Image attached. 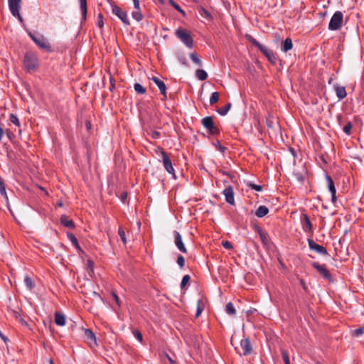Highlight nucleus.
<instances>
[{
    "label": "nucleus",
    "instance_id": "obj_1",
    "mask_svg": "<svg viewBox=\"0 0 364 364\" xmlns=\"http://www.w3.org/2000/svg\"><path fill=\"white\" fill-rule=\"evenodd\" d=\"M247 38L252 44H253L255 46L259 48V50L262 53V54L267 58V60L272 64L275 65L277 63V58L272 50L261 44L255 38H254L252 36L250 35L247 36Z\"/></svg>",
    "mask_w": 364,
    "mask_h": 364
},
{
    "label": "nucleus",
    "instance_id": "obj_2",
    "mask_svg": "<svg viewBox=\"0 0 364 364\" xmlns=\"http://www.w3.org/2000/svg\"><path fill=\"white\" fill-rule=\"evenodd\" d=\"M23 65L28 73L35 72L39 65L37 55L33 53H26L24 55Z\"/></svg>",
    "mask_w": 364,
    "mask_h": 364
},
{
    "label": "nucleus",
    "instance_id": "obj_3",
    "mask_svg": "<svg viewBox=\"0 0 364 364\" xmlns=\"http://www.w3.org/2000/svg\"><path fill=\"white\" fill-rule=\"evenodd\" d=\"M176 36L188 48L193 47V39L190 33L183 28H178L175 31Z\"/></svg>",
    "mask_w": 364,
    "mask_h": 364
},
{
    "label": "nucleus",
    "instance_id": "obj_4",
    "mask_svg": "<svg viewBox=\"0 0 364 364\" xmlns=\"http://www.w3.org/2000/svg\"><path fill=\"white\" fill-rule=\"evenodd\" d=\"M30 37L34 43L42 50L46 51H51V46L48 40L43 35H34L31 33H29Z\"/></svg>",
    "mask_w": 364,
    "mask_h": 364
},
{
    "label": "nucleus",
    "instance_id": "obj_5",
    "mask_svg": "<svg viewBox=\"0 0 364 364\" xmlns=\"http://www.w3.org/2000/svg\"><path fill=\"white\" fill-rule=\"evenodd\" d=\"M343 15L341 11H336L332 16L329 24L328 29L331 31L338 30L343 23Z\"/></svg>",
    "mask_w": 364,
    "mask_h": 364
},
{
    "label": "nucleus",
    "instance_id": "obj_6",
    "mask_svg": "<svg viewBox=\"0 0 364 364\" xmlns=\"http://www.w3.org/2000/svg\"><path fill=\"white\" fill-rule=\"evenodd\" d=\"M312 266L318 272L320 275L323 279L328 280L330 283L333 282V278L325 264H320L318 262H313Z\"/></svg>",
    "mask_w": 364,
    "mask_h": 364
},
{
    "label": "nucleus",
    "instance_id": "obj_7",
    "mask_svg": "<svg viewBox=\"0 0 364 364\" xmlns=\"http://www.w3.org/2000/svg\"><path fill=\"white\" fill-rule=\"evenodd\" d=\"M21 0H8L9 7L11 13L14 17H16L21 22L23 18L20 14Z\"/></svg>",
    "mask_w": 364,
    "mask_h": 364
},
{
    "label": "nucleus",
    "instance_id": "obj_8",
    "mask_svg": "<svg viewBox=\"0 0 364 364\" xmlns=\"http://www.w3.org/2000/svg\"><path fill=\"white\" fill-rule=\"evenodd\" d=\"M203 126L207 129L208 133L216 135L220 133L219 129L215 126L212 117H205L202 119Z\"/></svg>",
    "mask_w": 364,
    "mask_h": 364
},
{
    "label": "nucleus",
    "instance_id": "obj_9",
    "mask_svg": "<svg viewBox=\"0 0 364 364\" xmlns=\"http://www.w3.org/2000/svg\"><path fill=\"white\" fill-rule=\"evenodd\" d=\"M161 154L162 156V163L164 168L168 173L173 175L175 178V171L170 158V154L165 152L164 150L161 151Z\"/></svg>",
    "mask_w": 364,
    "mask_h": 364
},
{
    "label": "nucleus",
    "instance_id": "obj_10",
    "mask_svg": "<svg viewBox=\"0 0 364 364\" xmlns=\"http://www.w3.org/2000/svg\"><path fill=\"white\" fill-rule=\"evenodd\" d=\"M112 11L122 21L124 25L129 26L130 24L127 12L124 11L121 8L117 5H112Z\"/></svg>",
    "mask_w": 364,
    "mask_h": 364
},
{
    "label": "nucleus",
    "instance_id": "obj_11",
    "mask_svg": "<svg viewBox=\"0 0 364 364\" xmlns=\"http://www.w3.org/2000/svg\"><path fill=\"white\" fill-rule=\"evenodd\" d=\"M308 244L310 250L316 252L321 255H327V250L322 245L316 243L312 239H308Z\"/></svg>",
    "mask_w": 364,
    "mask_h": 364
},
{
    "label": "nucleus",
    "instance_id": "obj_12",
    "mask_svg": "<svg viewBox=\"0 0 364 364\" xmlns=\"http://www.w3.org/2000/svg\"><path fill=\"white\" fill-rule=\"evenodd\" d=\"M240 348L242 350V353H240V355H248L252 353V346L248 338H243L240 341Z\"/></svg>",
    "mask_w": 364,
    "mask_h": 364
},
{
    "label": "nucleus",
    "instance_id": "obj_13",
    "mask_svg": "<svg viewBox=\"0 0 364 364\" xmlns=\"http://www.w3.org/2000/svg\"><path fill=\"white\" fill-rule=\"evenodd\" d=\"M301 223L304 232L313 234V225L306 214H303L301 215Z\"/></svg>",
    "mask_w": 364,
    "mask_h": 364
},
{
    "label": "nucleus",
    "instance_id": "obj_14",
    "mask_svg": "<svg viewBox=\"0 0 364 364\" xmlns=\"http://www.w3.org/2000/svg\"><path fill=\"white\" fill-rule=\"evenodd\" d=\"M326 182H327V186H328V190H329V191L331 193L332 203H336V202L337 200V198H336V187H335V184H334L333 180L328 175L326 176Z\"/></svg>",
    "mask_w": 364,
    "mask_h": 364
},
{
    "label": "nucleus",
    "instance_id": "obj_15",
    "mask_svg": "<svg viewBox=\"0 0 364 364\" xmlns=\"http://www.w3.org/2000/svg\"><path fill=\"white\" fill-rule=\"evenodd\" d=\"M293 174L299 183H303L307 174V170L304 166H302L300 169H294Z\"/></svg>",
    "mask_w": 364,
    "mask_h": 364
},
{
    "label": "nucleus",
    "instance_id": "obj_16",
    "mask_svg": "<svg viewBox=\"0 0 364 364\" xmlns=\"http://www.w3.org/2000/svg\"><path fill=\"white\" fill-rule=\"evenodd\" d=\"M223 193L225 197V200L227 203L231 205H235L234 192L231 186L226 187L223 191Z\"/></svg>",
    "mask_w": 364,
    "mask_h": 364
},
{
    "label": "nucleus",
    "instance_id": "obj_17",
    "mask_svg": "<svg viewBox=\"0 0 364 364\" xmlns=\"http://www.w3.org/2000/svg\"><path fill=\"white\" fill-rule=\"evenodd\" d=\"M174 237H175V245L177 247V248L183 253H187V249L186 248L183 241L182 237L180 233L177 231L174 232Z\"/></svg>",
    "mask_w": 364,
    "mask_h": 364
},
{
    "label": "nucleus",
    "instance_id": "obj_18",
    "mask_svg": "<svg viewBox=\"0 0 364 364\" xmlns=\"http://www.w3.org/2000/svg\"><path fill=\"white\" fill-rule=\"evenodd\" d=\"M85 337L87 342L91 346L92 343L96 345V337L95 333L90 329H85Z\"/></svg>",
    "mask_w": 364,
    "mask_h": 364
},
{
    "label": "nucleus",
    "instance_id": "obj_19",
    "mask_svg": "<svg viewBox=\"0 0 364 364\" xmlns=\"http://www.w3.org/2000/svg\"><path fill=\"white\" fill-rule=\"evenodd\" d=\"M134 6L135 10L132 12V16L136 21H140L143 19V15L140 10L139 0H138V8H136L134 5Z\"/></svg>",
    "mask_w": 364,
    "mask_h": 364
},
{
    "label": "nucleus",
    "instance_id": "obj_20",
    "mask_svg": "<svg viewBox=\"0 0 364 364\" xmlns=\"http://www.w3.org/2000/svg\"><path fill=\"white\" fill-rule=\"evenodd\" d=\"M55 323L56 325L63 326L65 324V317L63 314L56 311L55 313Z\"/></svg>",
    "mask_w": 364,
    "mask_h": 364
},
{
    "label": "nucleus",
    "instance_id": "obj_21",
    "mask_svg": "<svg viewBox=\"0 0 364 364\" xmlns=\"http://www.w3.org/2000/svg\"><path fill=\"white\" fill-rule=\"evenodd\" d=\"M60 223L66 228L73 229L75 228L74 222L72 220L68 219V216L63 215L60 217Z\"/></svg>",
    "mask_w": 364,
    "mask_h": 364
},
{
    "label": "nucleus",
    "instance_id": "obj_22",
    "mask_svg": "<svg viewBox=\"0 0 364 364\" xmlns=\"http://www.w3.org/2000/svg\"><path fill=\"white\" fill-rule=\"evenodd\" d=\"M150 80H152L155 83V85H157L160 91H166V85L164 82V81L161 80L160 78L153 76L151 78H150Z\"/></svg>",
    "mask_w": 364,
    "mask_h": 364
},
{
    "label": "nucleus",
    "instance_id": "obj_23",
    "mask_svg": "<svg viewBox=\"0 0 364 364\" xmlns=\"http://www.w3.org/2000/svg\"><path fill=\"white\" fill-rule=\"evenodd\" d=\"M293 43L291 38H287L285 39V41L282 43L281 49L283 52H287L292 49Z\"/></svg>",
    "mask_w": 364,
    "mask_h": 364
},
{
    "label": "nucleus",
    "instance_id": "obj_24",
    "mask_svg": "<svg viewBox=\"0 0 364 364\" xmlns=\"http://www.w3.org/2000/svg\"><path fill=\"white\" fill-rule=\"evenodd\" d=\"M269 213V209L265 205H260L255 212V215L258 218H262L267 215Z\"/></svg>",
    "mask_w": 364,
    "mask_h": 364
},
{
    "label": "nucleus",
    "instance_id": "obj_25",
    "mask_svg": "<svg viewBox=\"0 0 364 364\" xmlns=\"http://www.w3.org/2000/svg\"><path fill=\"white\" fill-rule=\"evenodd\" d=\"M80 2V8L82 13V19L85 21L86 19L87 15V0H79Z\"/></svg>",
    "mask_w": 364,
    "mask_h": 364
},
{
    "label": "nucleus",
    "instance_id": "obj_26",
    "mask_svg": "<svg viewBox=\"0 0 364 364\" xmlns=\"http://www.w3.org/2000/svg\"><path fill=\"white\" fill-rule=\"evenodd\" d=\"M198 12L201 17H203L208 21H211L213 19V16L210 14V13L208 11H207L206 9H205L204 8L200 7L198 9Z\"/></svg>",
    "mask_w": 364,
    "mask_h": 364
},
{
    "label": "nucleus",
    "instance_id": "obj_27",
    "mask_svg": "<svg viewBox=\"0 0 364 364\" xmlns=\"http://www.w3.org/2000/svg\"><path fill=\"white\" fill-rule=\"evenodd\" d=\"M24 282L26 284V287L29 290H32V289H34V287H35L34 281L29 276H28V275L25 276V277H24Z\"/></svg>",
    "mask_w": 364,
    "mask_h": 364
},
{
    "label": "nucleus",
    "instance_id": "obj_28",
    "mask_svg": "<svg viewBox=\"0 0 364 364\" xmlns=\"http://www.w3.org/2000/svg\"><path fill=\"white\" fill-rule=\"evenodd\" d=\"M225 311L230 316H235L236 314V310L232 302H229L226 304Z\"/></svg>",
    "mask_w": 364,
    "mask_h": 364
},
{
    "label": "nucleus",
    "instance_id": "obj_29",
    "mask_svg": "<svg viewBox=\"0 0 364 364\" xmlns=\"http://www.w3.org/2000/svg\"><path fill=\"white\" fill-rule=\"evenodd\" d=\"M67 236L75 247L80 248L77 239L73 233L68 232Z\"/></svg>",
    "mask_w": 364,
    "mask_h": 364
},
{
    "label": "nucleus",
    "instance_id": "obj_30",
    "mask_svg": "<svg viewBox=\"0 0 364 364\" xmlns=\"http://www.w3.org/2000/svg\"><path fill=\"white\" fill-rule=\"evenodd\" d=\"M258 233L260 239L264 245H267L268 242L267 234L259 228H258Z\"/></svg>",
    "mask_w": 364,
    "mask_h": 364
},
{
    "label": "nucleus",
    "instance_id": "obj_31",
    "mask_svg": "<svg viewBox=\"0 0 364 364\" xmlns=\"http://www.w3.org/2000/svg\"><path fill=\"white\" fill-rule=\"evenodd\" d=\"M203 309H204L203 301L201 299H199L197 302V312L196 314V317H198L200 315L201 312L203 311Z\"/></svg>",
    "mask_w": 364,
    "mask_h": 364
},
{
    "label": "nucleus",
    "instance_id": "obj_32",
    "mask_svg": "<svg viewBox=\"0 0 364 364\" xmlns=\"http://www.w3.org/2000/svg\"><path fill=\"white\" fill-rule=\"evenodd\" d=\"M118 234H119V235L120 237V239L122 241V242L124 245H126L127 244V238H126L125 231H124L123 227L120 226L119 228Z\"/></svg>",
    "mask_w": 364,
    "mask_h": 364
},
{
    "label": "nucleus",
    "instance_id": "obj_33",
    "mask_svg": "<svg viewBox=\"0 0 364 364\" xmlns=\"http://www.w3.org/2000/svg\"><path fill=\"white\" fill-rule=\"evenodd\" d=\"M196 77L200 80H204L207 78L208 77V75H207V73L203 70H198L196 71Z\"/></svg>",
    "mask_w": 364,
    "mask_h": 364
},
{
    "label": "nucleus",
    "instance_id": "obj_34",
    "mask_svg": "<svg viewBox=\"0 0 364 364\" xmlns=\"http://www.w3.org/2000/svg\"><path fill=\"white\" fill-rule=\"evenodd\" d=\"M231 107V104L228 103L223 107L220 108L218 112L220 115H225Z\"/></svg>",
    "mask_w": 364,
    "mask_h": 364
},
{
    "label": "nucleus",
    "instance_id": "obj_35",
    "mask_svg": "<svg viewBox=\"0 0 364 364\" xmlns=\"http://www.w3.org/2000/svg\"><path fill=\"white\" fill-rule=\"evenodd\" d=\"M190 58L194 63L197 64L199 66H201L202 62L196 53H191Z\"/></svg>",
    "mask_w": 364,
    "mask_h": 364
},
{
    "label": "nucleus",
    "instance_id": "obj_36",
    "mask_svg": "<svg viewBox=\"0 0 364 364\" xmlns=\"http://www.w3.org/2000/svg\"><path fill=\"white\" fill-rule=\"evenodd\" d=\"M133 334L134 336V337L140 342V343H143L144 340H143V336L141 334V333L140 332V331L136 329L133 331Z\"/></svg>",
    "mask_w": 364,
    "mask_h": 364
},
{
    "label": "nucleus",
    "instance_id": "obj_37",
    "mask_svg": "<svg viewBox=\"0 0 364 364\" xmlns=\"http://www.w3.org/2000/svg\"><path fill=\"white\" fill-rule=\"evenodd\" d=\"M219 100V95L218 92H213L212 95L210 99V105H213L216 103Z\"/></svg>",
    "mask_w": 364,
    "mask_h": 364
},
{
    "label": "nucleus",
    "instance_id": "obj_38",
    "mask_svg": "<svg viewBox=\"0 0 364 364\" xmlns=\"http://www.w3.org/2000/svg\"><path fill=\"white\" fill-rule=\"evenodd\" d=\"M0 193L2 196H6V188L1 177L0 176Z\"/></svg>",
    "mask_w": 364,
    "mask_h": 364
},
{
    "label": "nucleus",
    "instance_id": "obj_39",
    "mask_svg": "<svg viewBox=\"0 0 364 364\" xmlns=\"http://www.w3.org/2000/svg\"><path fill=\"white\" fill-rule=\"evenodd\" d=\"M190 279L191 277L188 274L183 276L182 281L181 282V287L184 288L186 285L189 282Z\"/></svg>",
    "mask_w": 364,
    "mask_h": 364
},
{
    "label": "nucleus",
    "instance_id": "obj_40",
    "mask_svg": "<svg viewBox=\"0 0 364 364\" xmlns=\"http://www.w3.org/2000/svg\"><path fill=\"white\" fill-rule=\"evenodd\" d=\"M282 358H283L285 364H290V360H289L288 353L284 349L282 350Z\"/></svg>",
    "mask_w": 364,
    "mask_h": 364
},
{
    "label": "nucleus",
    "instance_id": "obj_41",
    "mask_svg": "<svg viewBox=\"0 0 364 364\" xmlns=\"http://www.w3.org/2000/svg\"><path fill=\"white\" fill-rule=\"evenodd\" d=\"M9 119H10V121H11L13 124H16V125H17V126H18V127L20 126L19 120H18V119L17 116H16L15 114H10V117H9Z\"/></svg>",
    "mask_w": 364,
    "mask_h": 364
},
{
    "label": "nucleus",
    "instance_id": "obj_42",
    "mask_svg": "<svg viewBox=\"0 0 364 364\" xmlns=\"http://www.w3.org/2000/svg\"><path fill=\"white\" fill-rule=\"evenodd\" d=\"M351 129H352V124L348 122L343 127V132L348 134L350 135L351 133Z\"/></svg>",
    "mask_w": 364,
    "mask_h": 364
},
{
    "label": "nucleus",
    "instance_id": "obj_43",
    "mask_svg": "<svg viewBox=\"0 0 364 364\" xmlns=\"http://www.w3.org/2000/svg\"><path fill=\"white\" fill-rule=\"evenodd\" d=\"M177 263L181 269L185 266V259L182 255L178 257Z\"/></svg>",
    "mask_w": 364,
    "mask_h": 364
},
{
    "label": "nucleus",
    "instance_id": "obj_44",
    "mask_svg": "<svg viewBox=\"0 0 364 364\" xmlns=\"http://www.w3.org/2000/svg\"><path fill=\"white\" fill-rule=\"evenodd\" d=\"M97 25L100 28L104 26L103 16L101 14L98 15Z\"/></svg>",
    "mask_w": 364,
    "mask_h": 364
},
{
    "label": "nucleus",
    "instance_id": "obj_45",
    "mask_svg": "<svg viewBox=\"0 0 364 364\" xmlns=\"http://www.w3.org/2000/svg\"><path fill=\"white\" fill-rule=\"evenodd\" d=\"M248 186L250 188H251L252 189L257 191H261L262 190V186L260 185H257L255 183H250Z\"/></svg>",
    "mask_w": 364,
    "mask_h": 364
},
{
    "label": "nucleus",
    "instance_id": "obj_46",
    "mask_svg": "<svg viewBox=\"0 0 364 364\" xmlns=\"http://www.w3.org/2000/svg\"><path fill=\"white\" fill-rule=\"evenodd\" d=\"M364 333V328L360 327L353 331V336H359Z\"/></svg>",
    "mask_w": 364,
    "mask_h": 364
},
{
    "label": "nucleus",
    "instance_id": "obj_47",
    "mask_svg": "<svg viewBox=\"0 0 364 364\" xmlns=\"http://www.w3.org/2000/svg\"><path fill=\"white\" fill-rule=\"evenodd\" d=\"M223 246L228 250H231L232 248V245L229 241L223 242Z\"/></svg>",
    "mask_w": 364,
    "mask_h": 364
},
{
    "label": "nucleus",
    "instance_id": "obj_48",
    "mask_svg": "<svg viewBox=\"0 0 364 364\" xmlns=\"http://www.w3.org/2000/svg\"><path fill=\"white\" fill-rule=\"evenodd\" d=\"M134 90L135 91H145L144 87L139 83L134 85Z\"/></svg>",
    "mask_w": 364,
    "mask_h": 364
},
{
    "label": "nucleus",
    "instance_id": "obj_49",
    "mask_svg": "<svg viewBox=\"0 0 364 364\" xmlns=\"http://www.w3.org/2000/svg\"><path fill=\"white\" fill-rule=\"evenodd\" d=\"M174 9L178 11L183 16H186L185 11L181 8L178 4L174 5Z\"/></svg>",
    "mask_w": 364,
    "mask_h": 364
},
{
    "label": "nucleus",
    "instance_id": "obj_50",
    "mask_svg": "<svg viewBox=\"0 0 364 364\" xmlns=\"http://www.w3.org/2000/svg\"><path fill=\"white\" fill-rule=\"evenodd\" d=\"M158 98L161 100H166L167 99L166 92H159Z\"/></svg>",
    "mask_w": 364,
    "mask_h": 364
},
{
    "label": "nucleus",
    "instance_id": "obj_51",
    "mask_svg": "<svg viewBox=\"0 0 364 364\" xmlns=\"http://www.w3.org/2000/svg\"><path fill=\"white\" fill-rule=\"evenodd\" d=\"M267 125L269 128L272 129L274 127V122L271 119H267Z\"/></svg>",
    "mask_w": 364,
    "mask_h": 364
},
{
    "label": "nucleus",
    "instance_id": "obj_52",
    "mask_svg": "<svg viewBox=\"0 0 364 364\" xmlns=\"http://www.w3.org/2000/svg\"><path fill=\"white\" fill-rule=\"evenodd\" d=\"M120 198H121L122 201L124 203H125L126 200H127V193H126V192H123V193H122V194H121V197H120Z\"/></svg>",
    "mask_w": 364,
    "mask_h": 364
},
{
    "label": "nucleus",
    "instance_id": "obj_53",
    "mask_svg": "<svg viewBox=\"0 0 364 364\" xmlns=\"http://www.w3.org/2000/svg\"><path fill=\"white\" fill-rule=\"evenodd\" d=\"M299 282H300V284L301 285L302 288L304 289V290L306 291H307V287L306 285L304 279H299Z\"/></svg>",
    "mask_w": 364,
    "mask_h": 364
},
{
    "label": "nucleus",
    "instance_id": "obj_54",
    "mask_svg": "<svg viewBox=\"0 0 364 364\" xmlns=\"http://www.w3.org/2000/svg\"><path fill=\"white\" fill-rule=\"evenodd\" d=\"M336 95L339 99H343L346 97L347 92H336Z\"/></svg>",
    "mask_w": 364,
    "mask_h": 364
},
{
    "label": "nucleus",
    "instance_id": "obj_55",
    "mask_svg": "<svg viewBox=\"0 0 364 364\" xmlns=\"http://www.w3.org/2000/svg\"><path fill=\"white\" fill-rule=\"evenodd\" d=\"M85 126H86V129L88 132H90L91 130V128H92V125H91V123L90 121H86L85 122Z\"/></svg>",
    "mask_w": 364,
    "mask_h": 364
},
{
    "label": "nucleus",
    "instance_id": "obj_56",
    "mask_svg": "<svg viewBox=\"0 0 364 364\" xmlns=\"http://www.w3.org/2000/svg\"><path fill=\"white\" fill-rule=\"evenodd\" d=\"M112 295H113V298H114V301L119 306V298L115 293H113Z\"/></svg>",
    "mask_w": 364,
    "mask_h": 364
},
{
    "label": "nucleus",
    "instance_id": "obj_57",
    "mask_svg": "<svg viewBox=\"0 0 364 364\" xmlns=\"http://www.w3.org/2000/svg\"><path fill=\"white\" fill-rule=\"evenodd\" d=\"M87 265L90 268L92 269L93 268V265H94V263L92 260L90 259H88L87 260Z\"/></svg>",
    "mask_w": 364,
    "mask_h": 364
},
{
    "label": "nucleus",
    "instance_id": "obj_58",
    "mask_svg": "<svg viewBox=\"0 0 364 364\" xmlns=\"http://www.w3.org/2000/svg\"><path fill=\"white\" fill-rule=\"evenodd\" d=\"M4 134V129L0 127V141H1V139Z\"/></svg>",
    "mask_w": 364,
    "mask_h": 364
},
{
    "label": "nucleus",
    "instance_id": "obj_59",
    "mask_svg": "<svg viewBox=\"0 0 364 364\" xmlns=\"http://www.w3.org/2000/svg\"><path fill=\"white\" fill-rule=\"evenodd\" d=\"M0 337L4 341V342L8 341V338L1 332H0Z\"/></svg>",
    "mask_w": 364,
    "mask_h": 364
},
{
    "label": "nucleus",
    "instance_id": "obj_60",
    "mask_svg": "<svg viewBox=\"0 0 364 364\" xmlns=\"http://www.w3.org/2000/svg\"><path fill=\"white\" fill-rule=\"evenodd\" d=\"M19 321L23 325H27V322L22 318H19Z\"/></svg>",
    "mask_w": 364,
    "mask_h": 364
},
{
    "label": "nucleus",
    "instance_id": "obj_61",
    "mask_svg": "<svg viewBox=\"0 0 364 364\" xmlns=\"http://www.w3.org/2000/svg\"><path fill=\"white\" fill-rule=\"evenodd\" d=\"M170 4L174 8V5H176L177 4L173 1V0H169Z\"/></svg>",
    "mask_w": 364,
    "mask_h": 364
},
{
    "label": "nucleus",
    "instance_id": "obj_62",
    "mask_svg": "<svg viewBox=\"0 0 364 364\" xmlns=\"http://www.w3.org/2000/svg\"><path fill=\"white\" fill-rule=\"evenodd\" d=\"M170 4L174 8V5H176L177 4L173 1V0H169Z\"/></svg>",
    "mask_w": 364,
    "mask_h": 364
},
{
    "label": "nucleus",
    "instance_id": "obj_63",
    "mask_svg": "<svg viewBox=\"0 0 364 364\" xmlns=\"http://www.w3.org/2000/svg\"><path fill=\"white\" fill-rule=\"evenodd\" d=\"M166 357L168 358L169 362H171V364H174V361L169 357L168 355H166Z\"/></svg>",
    "mask_w": 364,
    "mask_h": 364
},
{
    "label": "nucleus",
    "instance_id": "obj_64",
    "mask_svg": "<svg viewBox=\"0 0 364 364\" xmlns=\"http://www.w3.org/2000/svg\"><path fill=\"white\" fill-rule=\"evenodd\" d=\"M134 5L138 8V0H133Z\"/></svg>",
    "mask_w": 364,
    "mask_h": 364
}]
</instances>
